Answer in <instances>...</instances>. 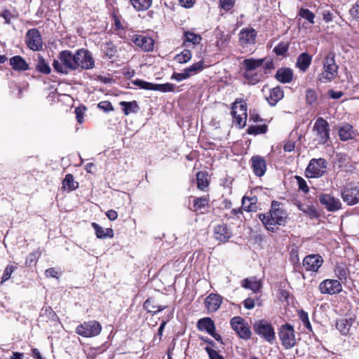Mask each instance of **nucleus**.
Masks as SVG:
<instances>
[{"instance_id":"1","label":"nucleus","mask_w":359,"mask_h":359,"mask_svg":"<svg viewBox=\"0 0 359 359\" xmlns=\"http://www.w3.org/2000/svg\"><path fill=\"white\" fill-rule=\"evenodd\" d=\"M274 202L272 203L271 210L267 215L260 214L259 219L265 227L272 232L276 230V225L284 226L286 224L287 214L286 211L280 208Z\"/></svg>"},{"instance_id":"2","label":"nucleus","mask_w":359,"mask_h":359,"mask_svg":"<svg viewBox=\"0 0 359 359\" xmlns=\"http://www.w3.org/2000/svg\"><path fill=\"white\" fill-rule=\"evenodd\" d=\"M53 66L56 72L62 74H67L71 71H76L75 53L73 54L68 50L61 51L58 55V60H54Z\"/></svg>"},{"instance_id":"3","label":"nucleus","mask_w":359,"mask_h":359,"mask_svg":"<svg viewBox=\"0 0 359 359\" xmlns=\"http://www.w3.org/2000/svg\"><path fill=\"white\" fill-rule=\"evenodd\" d=\"M338 65L334 60V54L330 53L323 62V71L318 75V80L326 83L332 81L338 75Z\"/></svg>"},{"instance_id":"4","label":"nucleus","mask_w":359,"mask_h":359,"mask_svg":"<svg viewBox=\"0 0 359 359\" xmlns=\"http://www.w3.org/2000/svg\"><path fill=\"white\" fill-rule=\"evenodd\" d=\"M312 131L313 133V140L318 144H325L330 139L329 123L322 117L316 119Z\"/></svg>"},{"instance_id":"5","label":"nucleus","mask_w":359,"mask_h":359,"mask_svg":"<svg viewBox=\"0 0 359 359\" xmlns=\"http://www.w3.org/2000/svg\"><path fill=\"white\" fill-rule=\"evenodd\" d=\"M253 330L256 334L270 344H273L276 339L274 329L271 324L266 320H259L255 322Z\"/></svg>"},{"instance_id":"6","label":"nucleus","mask_w":359,"mask_h":359,"mask_svg":"<svg viewBox=\"0 0 359 359\" xmlns=\"http://www.w3.org/2000/svg\"><path fill=\"white\" fill-rule=\"evenodd\" d=\"M327 164V161L325 158H312L306 169V176L311 178L323 176L325 172Z\"/></svg>"},{"instance_id":"7","label":"nucleus","mask_w":359,"mask_h":359,"mask_svg":"<svg viewBox=\"0 0 359 359\" xmlns=\"http://www.w3.org/2000/svg\"><path fill=\"white\" fill-rule=\"evenodd\" d=\"M102 330V326L96 320L84 322L76 328V333L83 337H93L97 336Z\"/></svg>"},{"instance_id":"8","label":"nucleus","mask_w":359,"mask_h":359,"mask_svg":"<svg viewBox=\"0 0 359 359\" xmlns=\"http://www.w3.org/2000/svg\"><path fill=\"white\" fill-rule=\"evenodd\" d=\"M278 336L285 348L290 349L295 346L294 331L291 325H283L279 330Z\"/></svg>"},{"instance_id":"9","label":"nucleus","mask_w":359,"mask_h":359,"mask_svg":"<svg viewBox=\"0 0 359 359\" xmlns=\"http://www.w3.org/2000/svg\"><path fill=\"white\" fill-rule=\"evenodd\" d=\"M76 70L91 69L94 67L95 62L88 50L79 49L75 53Z\"/></svg>"},{"instance_id":"10","label":"nucleus","mask_w":359,"mask_h":359,"mask_svg":"<svg viewBox=\"0 0 359 359\" xmlns=\"http://www.w3.org/2000/svg\"><path fill=\"white\" fill-rule=\"evenodd\" d=\"M132 83L141 89L156 90L161 92H170L175 89V85L172 83L155 84L141 79L132 81Z\"/></svg>"},{"instance_id":"11","label":"nucleus","mask_w":359,"mask_h":359,"mask_svg":"<svg viewBox=\"0 0 359 359\" xmlns=\"http://www.w3.org/2000/svg\"><path fill=\"white\" fill-rule=\"evenodd\" d=\"M25 42L27 47L33 51L40 50L43 48L42 37L36 29H31L27 31Z\"/></svg>"},{"instance_id":"12","label":"nucleus","mask_w":359,"mask_h":359,"mask_svg":"<svg viewBox=\"0 0 359 359\" xmlns=\"http://www.w3.org/2000/svg\"><path fill=\"white\" fill-rule=\"evenodd\" d=\"M341 197L348 205L359 203V187L353 184H348L341 191Z\"/></svg>"},{"instance_id":"13","label":"nucleus","mask_w":359,"mask_h":359,"mask_svg":"<svg viewBox=\"0 0 359 359\" xmlns=\"http://www.w3.org/2000/svg\"><path fill=\"white\" fill-rule=\"evenodd\" d=\"M232 329L237 332L239 337L244 339H248L251 337V331L247 326L241 317H233L231 320Z\"/></svg>"},{"instance_id":"14","label":"nucleus","mask_w":359,"mask_h":359,"mask_svg":"<svg viewBox=\"0 0 359 359\" xmlns=\"http://www.w3.org/2000/svg\"><path fill=\"white\" fill-rule=\"evenodd\" d=\"M238 101L236 100L232 107L231 114L234 118V122L239 128H243L246 124L247 120V107L243 103L240 104L241 114H238Z\"/></svg>"},{"instance_id":"15","label":"nucleus","mask_w":359,"mask_h":359,"mask_svg":"<svg viewBox=\"0 0 359 359\" xmlns=\"http://www.w3.org/2000/svg\"><path fill=\"white\" fill-rule=\"evenodd\" d=\"M319 290L323 294H337L342 290V286L339 280L327 279L320 283Z\"/></svg>"},{"instance_id":"16","label":"nucleus","mask_w":359,"mask_h":359,"mask_svg":"<svg viewBox=\"0 0 359 359\" xmlns=\"http://www.w3.org/2000/svg\"><path fill=\"white\" fill-rule=\"evenodd\" d=\"M323 259L320 255H309L303 259V266L306 271H317L321 266Z\"/></svg>"},{"instance_id":"17","label":"nucleus","mask_w":359,"mask_h":359,"mask_svg":"<svg viewBox=\"0 0 359 359\" xmlns=\"http://www.w3.org/2000/svg\"><path fill=\"white\" fill-rule=\"evenodd\" d=\"M238 36L241 46L252 45L255 43L257 32L252 27H245L240 31Z\"/></svg>"},{"instance_id":"18","label":"nucleus","mask_w":359,"mask_h":359,"mask_svg":"<svg viewBox=\"0 0 359 359\" xmlns=\"http://www.w3.org/2000/svg\"><path fill=\"white\" fill-rule=\"evenodd\" d=\"M319 201L327 210L331 212H334L339 210L341 206L339 199L330 194H323L320 196Z\"/></svg>"},{"instance_id":"19","label":"nucleus","mask_w":359,"mask_h":359,"mask_svg":"<svg viewBox=\"0 0 359 359\" xmlns=\"http://www.w3.org/2000/svg\"><path fill=\"white\" fill-rule=\"evenodd\" d=\"M134 43L144 51H151L154 49V41L152 38L143 36L135 35L133 39Z\"/></svg>"},{"instance_id":"20","label":"nucleus","mask_w":359,"mask_h":359,"mask_svg":"<svg viewBox=\"0 0 359 359\" xmlns=\"http://www.w3.org/2000/svg\"><path fill=\"white\" fill-rule=\"evenodd\" d=\"M335 164L341 171L351 172L355 170V166L352 164L350 158L344 154H337Z\"/></svg>"},{"instance_id":"21","label":"nucleus","mask_w":359,"mask_h":359,"mask_svg":"<svg viewBox=\"0 0 359 359\" xmlns=\"http://www.w3.org/2000/svg\"><path fill=\"white\" fill-rule=\"evenodd\" d=\"M222 297L215 293L210 294L205 300V305L208 312L217 311L221 306Z\"/></svg>"},{"instance_id":"22","label":"nucleus","mask_w":359,"mask_h":359,"mask_svg":"<svg viewBox=\"0 0 359 359\" xmlns=\"http://www.w3.org/2000/svg\"><path fill=\"white\" fill-rule=\"evenodd\" d=\"M251 162L254 173L258 177L263 176L266 170L265 160L259 156H255L251 158Z\"/></svg>"},{"instance_id":"23","label":"nucleus","mask_w":359,"mask_h":359,"mask_svg":"<svg viewBox=\"0 0 359 359\" xmlns=\"http://www.w3.org/2000/svg\"><path fill=\"white\" fill-rule=\"evenodd\" d=\"M354 322L355 318L352 316L339 319L336 323V328L341 334L346 335L349 333L350 329Z\"/></svg>"},{"instance_id":"24","label":"nucleus","mask_w":359,"mask_h":359,"mask_svg":"<svg viewBox=\"0 0 359 359\" xmlns=\"http://www.w3.org/2000/svg\"><path fill=\"white\" fill-rule=\"evenodd\" d=\"M216 238L222 242H226L232 236V233L226 224H219L215 228Z\"/></svg>"},{"instance_id":"25","label":"nucleus","mask_w":359,"mask_h":359,"mask_svg":"<svg viewBox=\"0 0 359 359\" xmlns=\"http://www.w3.org/2000/svg\"><path fill=\"white\" fill-rule=\"evenodd\" d=\"M312 61V56L310 55L307 53H301L297 59L296 62V66L298 67L301 71L305 72L311 65Z\"/></svg>"},{"instance_id":"26","label":"nucleus","mask_w":359,"mask_h":359,"mask_svg":"<svg viewBox=\"0 0 359 359\" xmlns=\"http://www.w3.org/2000/svg\"><path fill=\"white\" fill-rule=\"evenodd\" d=\"M10 65L16 71H26L29 69V65L20 55H15L10 59Z\"/></svg>"},{"instance_id":"27","label":"nucleus","mask_w":359,"mask_h":359,"mask_svg":"<svg viewBox=\"0 0 359 359\" xmlns=\"http://www.w3.org/2000/svg\"><path fill=\"white\" fill-rule=\"evenodd\" d=\"M275 77L281 83H290L292 80L293 72L290 68H280L277 70Z\"/></svg>"},{"instance_id":"28","label":"nucleus","mask_w":359,"mask_h":359,"mask_svg":"<svg viewBox=\"0 0 359 359\" xmlns=\"http://www.w3.org/2000/svg\"><path fill=\"white\" fill-rule=\"evenodd\" d=\"M197 327L199 330L206 331L209 334H212L213 330H215L214 321L208 317L200 319L197 323Z\"/></svg>"},{"instance_id":"29","label":"nucleus","mask_w":359,"mask_h":359,"mask_svg":"<svg viewBox=\"0 0 359 359\" xmlns=\"http://www.w3.org/2000/svg\"><path fill=\"white\" fill-rule=\"evenodd\" d=\"M339 135L340 140L342 141H346L353 138L354 131L351 125L348 123H343L339 129Z\"/></svg>"},{"instance_id":"30","label":"nucleus","mask_w":359,"mask_h":359,"mask_svg":"<svg viewBox=\"0 0 359 359\" xmlns=\"http://www.w3.org/2000/svg\"><path fill=\"white\" fill-rule=\"evenodd\" d=\"M283 97V91L280 87H276L270 90V95L266 97L269 103L271 106H275L276 103Z\"/></svg>"},{"instance_id":"31","label":"nucleus","mask_w":359,"mask_h":359,"mask_svg":"<svg viewBox=\"0 0 359 359\" xmlns=\"http://www.w3.org/2000/svg\"><path fill=\"white\" fill-rule=\"evenodd\" d=\"M257 198L255 196H243L242 200V207L245 211L254 212L257 209Z\"/></svg>"},{"instance_id":"32","label":"nucleus","mask_w":359,"mask_h":359,"mask_svg":"<svg viewBox=\"0 0 359 359\" xmlns=\"http://www.w3.org/2000/svg\"><path fill=\"white\" fill-rule=\"evenodd\" d=\"M241 286L245 289H249L257 292L261 287V283L256 280L255 278H245L242 280Z\"/></svg>"},{"instance_id":"33","label":"nucleus","mask_w":359,"mask_h":359,"mask_svg":"<svg viewBox=\"0 0 359 359\" xmlns=\"http://www.w3.org/2000/svg\"><path fill=\"white\" fill-rule=\"evenodd\" d=\"M120 105L123 107V112L126 116L132 113L135 114L140 109L137 102L135 100L132 102L122 101L120 102Z\"/></svg>"},{"instance_id":"34","label":"nucleus","mask_w":359,"mask_h":359,"mask_svg":"<svg viewBox=\"0 0 359 359\" xmlns=\"http://www.w3.org/2000/svg\"><path fill=\"white\" fill-rule=\"evenodd\" d=\"M36 69L43 74H49L51 72V68L49 63L41 55H38V59L36 63Z\"/></svg>"},{"instance_id":"35","label":"nucleus","mask_w":359,"mask_h":359,"mask_svg":"<svg viewBox=\"0 0 359 359\" xmlns=\"http://www.w3.org/2000/svg\"><path fill=\"white\" fill-rule=\"evenodd\" d=\"M264 59H245L243 60V65L246 72H252L261 67L264 63Z\"/></svg>"},{"instance_id":"36","label":"nucleus","mask_w":359,"mask_h":359,"mask_svg":"<svg viewBox=\"0 0 359 359\" xmlns=\"http://www.w3.org/2000/svg\"><path fill=\"white\" fill-rule=\"evenodd\" d=\"M133 8L137 11H144L149 9L152 0H130Z\"/></svg>"},{"instance_id":"37","label":"nucleus","mask_w":359,"mask_h":359,"mask_svg":"<svg viewBox=\"0 0 359 359\" xmlns=\"http://www.w3.org/2000/svg\"><path fill=\"white\" fill-rule=\"evenodd\" d=\"M144 307L147 310L148 312L156 314L158 312L164 310L167 306L155 305L154 304L153 300L148 299L144 302Z\"/></svg>"},{"instance_id":"38","label":"nucleus","mask_w":359,"mask_h":359,"mask_svg":"<svg viewBox=\"0 0 359 359\" xmlns=\"http://www.w3.org/2000/svg\"><path fill=\"white\" fill-rule=\"evenodd\" d=\"M197 186L201 190H204L208 185V175L204 172H198L196 175Z\"/></svg>"},{"instance_id":"39","label":"nucleus","mask_w":359,"mask_h":359,"mask_svg":"<svg viewBox=\"0 0 359 359\" xmlns=\"http://www.w3.org/2000/svg\"><path fill=\"white\" fill-rule=\"evenodd\" d=\"M184 42L192 43L194 45L199 44L201 41V36L191 32H185L184 34Z\"/></svg>"},{"instance_id":"40","label":"nucleus","mask_w":359,"mask_h":359,"mask_svg":"<svg viewBox=\"0 0 359 359\" xmlns=\"http://www.w3.org/2000/svg\"><path fill=\"white\" fill-rule=\"evenodd\" d=\"M62 184L64 188H68L69 190H74L78 187V182H74V177L71 174L66 175Z\"/></svg>"},{"instance_id":"41","label":"nucleus","mask_w":359,"mask_h":359,"mask_svg":"<svg viewBox=\"0 0 359 359\" xmlns=\"http://www.w3.org/2000/svg\"><path fill=\"white\" fill-rule=\"evenodd\" d=\"M334 273L340 280H346L348 276V269L345 265H337L334 269Z\"/></svg>"},{"instance_id":"42","label":"nucleus","mask_w":359,"mask_h":359,"mask_svg":"<svg viewBox=\"0 0 359 359\" xmlns=\"http://www.w3.org/2000/svg\"><path fill=\"white\" fill-rule=\"evenodd\" d=\"M191 58V53L189 50H184L181 53L175 56V60L179 63L183 64L189 62Z\"/></svg>"},{"instance_id":"43","label":"nucleus","mask_w":359,"mask_h":359,"mask_svg":"<svg viewBox=\"0 0 359 359\" xmlns=\"http://www.w3.org/2000/svg\"><path fill=\"white\" fill-rule=\"evenodd\" d=\"M203 69V62L199 61L196 63L193 64L189 67L184 69L187 73L189 74V77L191 75L196 74L198 72H201Z\"/></svg>"},{"instance_id":"44","label":"nucleus","mask_w":359,"mask_h":359,"mask_svg":"<svg viewBox=\"0 0 359 359\" xmlns=\"http://www.w3.org/2000/svg\"><path fill=\"white\" fill-rule=\"evenodd\" d=\"M299 15L307 20L311 24H313L314 23V18H315V15L313 13H312L311 11H309V9L307 8H302L299 11Z\"/></svg>"},{"instance_id":"45","label":"nucleus","mask_w":359,"mask_h":359,"mask_svg":"<svg viewBox=\"0 0 359 359\" xmlns=\"http://www.w3.org/2000/svg\"><path fill=\"white\" fill-rule=\"evenodd\" d=\"M208 203V200L206 197L196 198L194 201V210H201L204 208Z\"/></svg>"},{"instance_id":"46","label":"nucleus","mask_w":359,"mask_h":359,"mask_svg":"<svg viewBox=\"0 0 359 359\" xmlns=\"http://www.w3.org/2000/svg\"><path fill=\"white\" fill-rule=\"evenodd\" d=\"M318 99V95L315 90L308 89L306 92V102L309 104H313Z\"/></svg>"},{"instance_id":"47","label":"nucleus","mask_w":359,"mask_h":359,"mask_svg":"<svg viewBox=\"0 0 359 359\" xmlns=\"http://www.w3.org/2000/svg\"><path fill=\"white\" fill-rule=\"evenodd\" d=\"M298 208L311 217H316L317 215V211L313 205H304L300 204L298 205Z\"/></svg>"},{"instance_id":"48","label":"nucleus","mask_w":359,"mask_h":359,"mask_svg":"<svg viewBox=\"0 0 359 359\" xmlns=\"http://www.w3.org/2000/svg\"><path fill=\"white\" fill-rule=\"evenodd\" d=\"M266 131V126H252L248 128V133L249 134L257 135L265 133Z\"/></svg>"},{"instance_id":"49","label":"nucleus","mask_w":359,"mask_h":359,"mask_svg":"<svg viewBox=\"0 0 359 359\" xmlns=\"http://www.w3.org/2000/svg\"><path fill=\"white\" fill-rule=\"evenodd\" d=\"M287 50L288 44L285 42H281L274 48L273 51L278 55H283Z\"/></svg>"},{"instance_id":"50","label":"nucleus","mask_w":359,"mask_h":359,"mask_svg":"<svg viewBox=\"0 0 359 359\" xmlns=\"http://www.w3.org/2000/svg\"><path fill=\"white\" fill-rule=\"evenodd\" d=\"M299 317L300 320H302L304 325L309 330L311 331V325L310 323V321L309 320L308 313L304 311H301L299 313Z\"/></svg>"},{"instance_id":"51","label":"nucleus","mask_w":359,"mask_h":359,"mask_svg":"<svg viewBox=\"0 0 359 359\" xmlns=\"http://www.w3.org/2000/svg\"><path fill=\"white\" fill-rule=\"evenodd\" d=\"M86 111L85 107H78L75 109V114L76 120L79 123H82L84 121V114Z\"/></svg>"},{"instance_id":"52","label":"nucleus","mask_w":359,"mask_h":359,"mask_svg":"<svg viewBox=\"0 0 359 359\" xmlns=\"http://www.w3.org/2000/svg\"><path fill=\"white\" fill-rule=\"evenodd\" d=\"M236 0H219L221 8L225 11L232 9L235 5Z\"/></svg>"},{"instance_id":"53","label":"nucleus","mask_w":359,"mask_h":359,"mask_svg":"<svg viewBox=\"0 0 359 359\" xmlns=\"http://www.w3.org/2000/svg\"><path fill=\"white\" fill-rule=\"evenodd\" d=\"M92 226L95 229V233H96V236L98 238H106V235H104L105 234L104 233H105L106 231H105L104 229H103L102 227L100 226L95 222H93L92 223Z\"/></svg>"},{"instance_id":"54","label":"nucleus","mask_w":359,"mask_h":359,"mask_svg":"<svg viewBox=\"0 0 359 359\" xmlns=\"http://www.w3.org/2000/svg\"><path fill=\"white\" fill-rule=\"evenodd\" d=\"M205 350L208 353L210 359H224L217 351L209 346H206Z\"/></svg>"},{"instance_id":"55","label":"nucleus","mask_w":359,"mask_h":359,"mask_svg":"<svg viewBox=\"0 0 359 359\" xmlns=\"http://www.w3.org/2000/svg\"><path fill=\"white\" fill-rule=\"evenodd\" d=\"M13 271H14V266L8 265L4 270V274L1 278V283H2L3 282L8 280L11 278V274L13 272Z\"/></svg>"},{"instance_id":"56","label":"nucleus","mask_w":359,"mask_h":359,"mask_svg":"<svg viewBox=\"0 0 359 359\" xmlns=\"http://www.w3.org/2000/svg\"><path fill=\"white\" fill-rule=\"evenodd\" d=\"M295 177L298 182L299 189L304 191V193H308L309 189L307 186L306 182L299 176H296Z\"/></svg>"},{"instance_id":"57","label":"nucleus","mask_w":359,"mask_h":359,"mask_svg":"<svg viewBox=\"0 0 359 359\" xmlns=\"http://www.w3.org/2000/svg\"><path fill=\"white\" fill-rule=\"evenodd\" d=\"M245 78L248 81V82L251 84H255L259 81L257 74H252V72H246L244 74Z\"/></svg>"},{"instance_id":"58","label":"nucleus","mask_w":359,"mask_h":359,"mask_svg":"<svg viewBox=\"0 0 359 359\" xmlns=\"http://www.w3.org/2000/svg\"><path fill=\"white\" fill-rule=\"evenodd\" d=\"M188 78H189V74L188 73H187L185 69H184L183 72H182V73H175V72L172 75V77H171L172 79H175L177 81H181L187 79Z\"/></svg>"},{"instance_id":"59","label":"nucleus","mask_w":359,"mask_h":359,"mask_svg":"<svg viewBox=\"0 0 359 359\" xmlns=\"http://www.w3.org/2000/svg\"><path fill=\"white\" fill-rule=\"evenodd\" d=\"M98 107L104 111L108 112L114 109L111 103L109 101H102L98 104Z\"/></svg>"},{"instance_id":"60","label":"nucleus","mask_w":359,"mask_h":359,"mask_svg":"<svg viewBox=\"0 0 359 359\" xmlns=\"http://www.w3.org/2000/svg\"><path fill=\"white\" fill-rule=\"evenodd\" d=\"M349 13L353 18L359 20V1L352 6L349 11Z\"/></svg>"},{"instance_id":"61","label":"nucleus","mask_w":359,"mask_h":359,"mask_svg":"<svg viewBox=\"0 0 359 359\" xmlns=\"http://www.w3.org/2000/svg\"><path fill=\"white\" fill-rule=\"evenodd\" d=\"M0 16L4 18L6 24H10L11 19L14 18V15L9 10H5L0 13Z\"/></svg>"},{"instance_id":"62","label":"nucleus","mask_w":359,"mask_h":359,"mask_svg":"<svg viewBox=\"0 0 359 359\" xmlns=\"http://www.w3.org/2000/svg\"><path fill=\"white\" fill-rule=\"evenodd\" d=\"M320 14L323 16V19L325 22H329L332 20V13L330 10L323 9L322 10Z\"/></svg>"},{"instance_id":"63","label":"nucleus","mask_w":359,"mask_h":359,"mask_svg":"<svg viewBox=\"0 0 359 359\" xmlns=\"http://www.w3.org/2000/svg\"><path fill=\"white\" fill-rule=\"evenodd\" d=\"M39 255L40 254L39 253V252H34L33 253H31L29 255V257L26 260V264H29V265H31L32 263L36 262V259L39 257Z\"/></svg>"},{"instance_id":"64","label":"nucleus","mask_w":359,"mask_h":359,"mask_svg":"<svg viewBox=\"0 0 359 359\" xmlns=\"http://www.w3.org/2000/svg\"><path fill=\"white\" fill-rule=\"evenodd\" d=\"M295 147L294 142L292 141H287L285 143L283 149L285 152H291Z\"/></svg>"}]
</instances>
